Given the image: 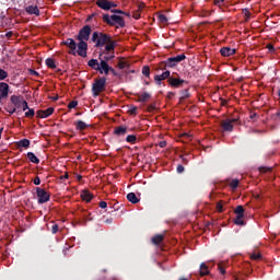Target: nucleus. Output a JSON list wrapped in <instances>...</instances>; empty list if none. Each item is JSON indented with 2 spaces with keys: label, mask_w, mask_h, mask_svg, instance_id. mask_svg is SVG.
<instances>
[{
  "label": "nucleus",
  "mask_w": 280,
  "mask_h": 280,
  "mask_svg": "<svg viewBox=\"0 0 280 280\" xmlns=\"http://www.w3.org/2000/svg\"><path fill=\"white\" fill-rule=\"evenodd\" d=\"M130 115H137V106H133L129 109Z\"/></svg>",
  "instance_id": "obj_59"
},
{
  "label": "nucleus",
  "mask_w": 280,
  "mask_h": 280,
  "mask_svg": "<svg viewBox=\"0 0 280 280\" xmlns=\"http://www.w3.org/2000/svg\"><path fill=\"white\" fill-rule=\"evenodd\" d=\"M37 202L38 205H45V202H49L50 195L44 188L36 187Z\"/></svg>",
  "instance_id": "obj_7"
},
{
  "label": "nucleus",
  "mask_w": 280,
  "mask_h": 280,
  "mask_svg": "<svg viewBox=\"0 0 280 280\" xmlns=\"http://www.w3.org/2000/svg\"><path fill=\"white\" fill-rule=\"evenodd\" d=\"M80 218H82L83 220V224L86 225V222H91L93 220V218H91V212H89L88 210H81L80 212Z\"/></svg>",
  "instance_id": "obj_16"
},
{
  "label": "nucleus",
  "mask_w": 280,
  "mask_h": 280,
  "mask_svg": "<svg viewBox=\"0 0 280 280\" xmlns=\"http://www.w3.org/2000/svg\"><path fill=\"white\" fill-rule=\"evenodd\" d=\"M180 101L183 102L185 100H189L191 94H189V90L186 89L180 92Z\"/></svg>",
  "instance_id": "obj_30"
},
{
  "label": "nucleus",
  "mask_w": 280,
  "mask_h": 280,
  "mask_svg": "<svg viewBox=\"0 0 280 280\" xmlns=\"http://www.w3.org/2000/svg\"><path fill=\"white\" fill-rule=\"evenodd\" d=\"M114 135L116 137H126V135H128V127H124V126L116 127L114 130Z\"/></svg>",
  "instance_id": "obj_15"
},
{
  "label": "nucleus",
  "mask_w": 280,
  "mask_h": 280,
  "mask_svg": "<svg viewBox=\"0 0 280 280\" xmlns=\"http://www.w3.org/2000/svg\"><path fill=\"white\" fill-rule=\"evenodd\" d=\"M117 43L115 40L109 39V42H107L105 44V50L103 51V54H108L110 51H115V47H116Z\"/></svg>",
  "instance_id": "obj_18"
},
{
  "label": "nucleus",
  "mask_w": 280,
  "mask_h": 280,
  "mask_svg": "<svg viewBox=\"0 0 280 280\" xmlns=\"http://www.w3.org/2000/svg\"><path fill=\"white\" fill-rule=\"evenodd\" d=\"M104 91H106V77L95 79L92 84V93L94 97L100 96V93H104Z\"/></svg>",
  "instance_id": "obj_5"
},
{
  "label": "nucleus",
  "mask_w": 280,
  "mask_h": 280,
  "mask_svg": "<svg viewBox=\"0 0 280 280\" xmlns=\"http://www.w3.org/2000/svg\"><path fill=\"white\" fill-rule=\"evenodd\" d=\"M34 185H40V177L36 176L33 180Z\"/></svg>",
  "instance_id": "obj_62"
},
{
  "label": "nucleus",
  "mask_w": 280,
  "mask_h": 280,
  "mask_svg": "<svg viewBox=\"0 0 280 280\" xmlns=\"http://www.w3.org/2000/svg\"><path fill=\"white\" fill-rule=\"evenodd\" d=\"M88 66L91 67V69H94V71H98L101 74L108 75L110 73V66L106 62V60H102L101 62L97 59H91L88 61Z\"/></svg>",
  "instance_id": "obj_2"
},
{
  "label": "nucleus",
  "mask_w": 280,
  "mask_h": 280,
  "mask_svg": "<svg viewBox=\"0 0 280 280\" xmlns=\"http://www.w3.org/2000/svg\"><path fill=\"white\" fill-rule=\"evenodd\" d=\"M103 21H104V23H106L110 27H126V20H124V18H121V15L104 14L103 15Z\"/></svg>",
  "instance_id": "obj_3"
},
{
  "label": "nucleus",
  "mask_w": 280,
  "mask_h": 280,
  "mask_svg": "<svg viewBox=\"0 0 280 280\" xmlns=\"http://www.w3.org/2000/svg\"><path fill=\"white\" fill-rule=\"evenodd\" d=\"M267 49H268V51L273 52L275 51V46L272 44H268Z\"/></svg>",
  "instance_id": "obj_61"
},
{
  "label": "nucleus",
  "mask_w": 280,
  "mask_h": 280,
  "mask_svg": "<svg viewBox=\"0 0 280 280\" xmlns=\"http://www.w3.org/2000/svg\"><path fill=\"white\" fill-rule=\"evenodd\" d=\"M34 115H36V112L34 110V108H28V110L25 113V117H27L28 119H32Z\"/></svg>",
  "instance_id": "obj_38"
},
{
  "label": "nucleus",
  "mask_w": 280,
  "mask_h": 280,
  "mask_svg": "<svg viewBox=\"0 0 280 280\" xmlns=\"http://www.w3.org/2000/svg\"><path fill=\"white\" fill-rule=\"evenodd\" d=\"M10 93V85L5 82H0V97L7 100Z\"/></svg>",
  "instance_id": "obj_13"
},
{
  "label": "nucleus",
  "mask_w": 280,
  "mask_h": 280,
  "mask_svg": "<svg viewBox=\"0 0 280 280\" xmlns=\"http://www.w3.org/2000/svg\"><path fill=\"white\" fill-rule=\"evenodd\" d=\"M163 240H164V236L162 234H158L152 237V243L155 244V246H159V244H161Z\"/></svg>",
  "instance_id": "obj_27"
},
{
  "label": "nucleus",
  "mask_w": 280,
  "mask_h": 280,
  "mask_svg": "<svg viewBox=\"0 0 280 280\" xmlns=\"http://www.w3.org/2000/svg\"><path fill=\"white\" fill-rule=\"evenodd\" d=\"M244 207L243 206H237L236 208H235V210H234V213L236 214V215H242V217H244Z\"/></svg>",
  "instance_id": "obj_34"
},
{
  "label": "nucleus",
  "mask_w": 280,
  "mask_h": 280,
  "mask_svg": "<svg viewBox=\"0 0 280 280\" xmlns=\"http://www.w3.org/2000/svg\"><path fill=\"white\" fill-rule=\"evenodd\" d=\"M171 58H173V61L178 65V62H183V60H186L187 56H185V54H182Z\"/></svg>",
  "instance_id": "obj_28"
},
{
  "label": "nucleus",
  "mask_w": 280,
  "mask_h": 280,
  "mask_svg": "<svg viewBox=\"0 0 280 280\" xmlns=\"http://www.w3.org/2000/svg\"><path fill=\"white\" fill-rule=\"evenodd\" d=\"M113 58H115V54H113L108 57H104V59H102V60H106V62H108L109 60H113Z\"/></svg>",
  "instance_id": "obj_63"
},
{
  "label": "nucleus",
  "mask_w": 280,
  "mask_h": 280,
  "mask_svg": "<svg viewBox=\"0 0 280 280\" xmlns=\"http://www.w3.org/2000/svg\"><path fill=\"white\" fill-rule=\"evenodd\" d=\"M16 147L27 149V148H30V140L28 139H22V140L16 142Z\"/></svg>",
  "instance_id": "obj_25"
},
{
  "label": "nucleus",
  "mask_w": 280,
  "mask_h": 280,
  "mask_svg": "<svg viewBox=\"0 0 280 280\" xmlns=\"http://www.w3.org/2000/svg\"><path fill=\"white\" fill-rule=\"evenodd\" d=\"M36 115L39 119H47V117H51V115H54V107H48L45 110L39 109Z\"/></svg>",
  "instance_id": "obj_11"
},
{
  "label": "nucleus",
  "mask_w": 280,
  "mask_h": 280,
  "mask_svg": "<svg viewBox=\"0 0 280 280\" xmlns=\"http://www.w3.org/2000/svg\"><path fill=\"white\" fill-rule=\"evenodd\" d=\"M28 161L31 163H34L35 165H38V163H40V159H38V156H36V154H34V152H28L26 154Z\"/></svg>",
  "instance_id": "obj_22"
},
{
  "label": "nucleus",
  "mask_w": 280,
  "mask_h": 280,
  "mask_svg": "<svg viewBox=\"0 0 280 280\" xmlns=\"http://www.w3.org/2000/svg\"><path fill=\"white\" fill-rule=\"evenodd\" d=\"M109 72L113 73V75H115L116 78H119V73L115 71L113 67L109 68Z\"/></svg>",
  "instance_id": "obj_56"
},
{
  "label": "nucleus",
  "mask_w": 280,
  "mask_h": 280,
  "mask_svg": "<svg viewBox=\"0 0 280 280\" xmlns=\"http://www.w3.org/2000/svg\"><path fill=\"white\" fill-rule=\"evenodd\" d=\"M183 172H185V166H183L182 164L177 165V174H183Z\"/></svg>",
  "instance_id": "obj_51"
},
{
  "label": "nucleus",
  "mask_w": 280,
  "mask_h": 280,
  "mask_svg": "<svg viewBox=\"0 0 280 280\" xmlns=\"http://www.w3.org/2000/svg\"><path fill=\"white\" fill-rule=\"evenodd\" d=\"M74 126H75V130H79V132H82V130H86V128H89V125L83 120L75 121Z\"/></svg>",
  "instance_id": "obj_21"
},
{
  "label": "nucleus",
  "mask_w": 280,
  "mask_h": 280,
  "mask_svg": "<svg viewBox=\"0 0 280 280\" xmlns=\"http://www.w3.org/2000/svg\"><path fill=\"white\" fill-rule=\"evenodd\" d=\"M127 143H137V136L135 135H129L126 137Z\"/></svg>",
  "instance_id": "obj_35"
},
{
  "label": "nucleus",
  "mask_w": 280,
  "mask_h": 280,
  "mask_svg": "<svg viewBox=\"0 0 280 280\" xmlns=\"http://www.w3.org/2000/svg\"><path fill=\"white\" fill-rule=\"evenodd\" d=\"M214 5L222 8V5H224V0H214Z\"/></svg>",
  "instance_id": "obj_52"
},
{
  "label": "nucleus",
  "mask_w": 280,
  "mask_h": 280,
  "mask_svg": "<svg viewBox=\"0 0 280 280\" xmlns=\"http://www.w3.org/2000/svg\"><path fill=\"white\" fill-rule=\"evenodd\" d=\"M199 275L200 277H207L209 275V267L205 262L200 264Z\"/></svg>",
  "instance_id": "obj_23"
},
{
  "label": "nucleus",
  "mask_w": 280,
  "mask_h": 280,
  "mask_svg": "<svg viewBox=\"0 0 280 280\" xmlns=\"http://www.w3.org/2000/svg\"><path fill=\"white\" fill-rule=\"evenodd\" d=\"M243 14H244L246 21H248V19H250V11H248V9H243Z\"/></svg>",
  "instance_id": "obj_48"
},
{
  "label": "nucleus",
  "mask_w": 280,
  "mask_h": 280,
  "mask_svg": "<svg viewBox=\"0 0 280 280\" xmlns=\"http://www.w3.org/2000/svg\"><path fill=\"white\" fill-rule=\"evenodd\" d=\"M138 102L145 103L148 100H150L151 95L148 92H144L143 94L138 95Z\"/></svg>",
  "instance_id": "obj_26"
},
{
  "label": "nucleus",
  "mask_w": 280,
  "mask_h": 280,
  "mask_svg": "<svg viewBox=\"0 0 280 280\" xmlns=\"http://www.w3.org/2000/svg\"><path fill=\"white\" fill-rule=\"evenodd\" d=\"M145 8V4L143 2H138V9L140 12Z\"/></svg>",
  "instance_id": "obj_58"
},
{
  "label": "nucleus",
  "mask_w": 280,
  "mask_h": 280,
  "mask_svg": "<svg viewBox=\"0 0 280 280\" xmlns=\"http://www.w3.org/2000/svg\"><path fill=\"white\" fill-rule=\"evenodd\" d=\"M8 78V71L0 68V80L3 81Z\"/></svg>",
  "instance_id": "obj_42"
},
{
  "label": "nucleus",
  "mask_w": 280,
  "mask_h": 280,
  "mask_svg": "<svg viewBox=\"0 0 280 280\" xmlns=\"http://www.w3.org/2000/svg\"><path fill=\"white\" fill-rule=\"evenodd\" d=\"M27 14H35V16H40V10L37 5H28L25 8Z\"/></svg>",
  "instance_id": "obj_19"
},
{
  "label": "nucleus",
  "mask_w": 280,
  "mask_h": 280,
  "mask_svg": "<svg viewBox=\"0 0 280 280\" xmlns=\"http://www.w3.org/2000/svg\"><path fill=\"white\" fill-rule=\"evenodd\" d=\"M154 110H156V103H152L148 106L149 113H154Z\"/></svg>",
  "instance_id": "obj_44"
},
{
  "label": "nucleus",
  "mask_w": 280,
  "mask_h": 280,
  "mask_svg": "<svg viewBox=\"0 0 280 280\" xmlns=\"http://www.w3.org/2000/svg\"><path fill=\"white\" fill-rule=\"evenodd\" d=\"M46 67H48V69H56V60H54L52 58H47Z\"/></svg>",
  "instance_id": "obj_29"
},
{
  "label": "nucleus",
  "mask_w": 280,
  "mask_h": 280,
  "mask_svg": "<svg viewBox=\"0 0 280 280\" xmlns=\"http://www.w3.org/2000/svg\"><path fill=\"white\" fill-rule=\"evenodd\" d=\"M226 104H229V101L221 98V106H226Z\"/></svg>",
  "instance_id": "obj_64"
},
{
  "label": "nucleus",
  "mask_w": 280,
  "mask_h": 280,
  "mask_svg": "<svg viewBox=\"0 0 280 280\" xmlns=\"http://www.w3.org/2000/svg\"><path fill=\"white\" fill-rule=\"evenodd\" d=\"M98 207H100L101 209H106V207H108V203H107L106 201H101V202L98 203Z\"/></svg>",
  "instance_id": "obj_54"
},
{
  "label": "nucleus",
  "mask_w": 280,
  "mask_h": 280,
  "mask_svg": "<svg viewBox=\"0 0 280 280\" xmlns=\"http://www.w3.org/2000/svg\"><path fill=\"white\" fill-rule=\"evenodd\" d=\"M238 186H240V179H232L230 182L231 189H237Z\"/></svg>",
  "instance_id": "obj_36"
},
{
  "label": "nucleus",
  "mask_w": 280,
  "mask_h": 280,
  "mask_svg": "<svg viewBox=\"0 0 280 280\" xmlns=\"http://www.w3.org/2000/svg\"><path fill=\"white\" fill-rule=\"evenodd\" d=\"M167 61H162L160 62L159 67H158V71H165V69H167Z\"/></svg>",
  "instance_id": "obj_39"
},
{
  "label": "nucleus",
  "mask_w": 280,
  "mask_h": 280,
  "mask_svg": "<svg viewBox=\"0 0 280 280\" xmlns=\"http://www.w3.org/2000/svg\"><path fill=\"white\" fill-rule=\"evenodd\" d=\"M22 110H28L30 106L27 105V101L25 98H22Z\"/></svg>",
  "instance_id": "obj_46"
},
{
  "label": "nucleus",
  "mask_w": 280,
  "mask_h": 280,
  "mask_svg": "<svg viewBox=\"0 0 280 280\" xmlns=\"http://www.w3.org/2000/svg\"><path fill=\"white\" fill-rule=\"evenodd\" d=\"M259 172H260V174H266L268 172H272V168H270L268 166H260Z\"/></svg>",
  "instance_id": "obj_40"
},
{
  "label": "nucleus",
  "mask_w": 280,
  "mask_h": 280,
  "mask_svg": "<svg viewBox=\"0 0 280 280\" xmlns=\"http://www.w3.org/2000/svg\"><path fill=\"white\" fill-rule=\"evenodd\" d=\"M168 84H170V86H172V89H180V86H183V84H189V82H187L180 78L171 77V78H168Z\"/></svg>",
  "instance_id": "obj_9"
},
{
  "label": "nucleus",
  "mask_w": 280,
  "mask_h": 280,
  "mask_svg": "<svg viewBox=\"0 0 280 280\" xmlns=\"http://www.w3.org/2000/svg\"><path fill=\"white\" fill-rule=\"evenodd\" d=\"M127 200L131 202V205H137L139 202V199L135 192L127 194Z\"/></svg>",
  "instance_id": "obj_24"
},
{
  "label": "nucleus",
  "mask_w": 280,
  "mask_h": 280,
  "mask_svg": "<svg viewBox=\"0 0 280 280\" xmlns=\"http://www.w3.org/2000/svg\"><path fill=\"white\" fill-rule=\"evenodd\" d=\"M78 106V101H71L69 104H68V108H75Z\"/></svg>",
  "instance_id": "obj_49"
},
{
  "label": "nucleus",
  "mask_w": 280,
  "mask_h": 280,
  "mask_svg": "<svg viewBox=\"0 0 280 280\" xmlns=\"http://www.w3.org/2000/svg\"><path fill=\"white\" fill-rule=\"evenodd\" d=\"M96 5L97 8H101V10H110V1L108 0H96Z\"/></svg>",
  "instance_id": "obj_17"
},
{
  "label": "nucleus",
  "mask_w": 280,
  "mask_h": 280,
  "mask_svg": "<svg viewBox=\"0 0 280 280\" xmlns=\"http://www.w3.org/2000/svg\"><path fill=\"white\" fill-rule=\"evenodd\" d=\"M237 121H240V118L222 120L221 128H222V130H224V132H233V125L237 124Z\"/></svg>",
  "instance_id": "obj_8"
},
{
  "label": "nucleus",
  "mask_w": 280,
  "mask_h": 280,
  "mask_svg": "<svg viewBox=\"0 0 280 280\" xmlns=\"http://www.w3.org/2000/svg\"><path fill=\"white\" fill-rule=\"evenodd\" d=\"M217 210L219 211V213H222L224 210H223V206H222V201H219L217 203Z\"/></svg>",
  "instance_id": "obj_50"
},
{
  "label": "nucleus",
  "mask_w": 280,
  "mask_h": 280,
  "mask_svg": "<svg viewBox=\"0 0 280 280\" xmlns=\"http://www.w3.org/2000/svg\"><path fill=\"white\" fill-rule=\"evenodd\" d=\"M166 65L168 69H174V67H176L178 63H176V61H174V59L171 57L166 59Z\"/></svg>",
  "instance_id": "obj_32"
},
{
  "label": "nucleus",
  "mask_w": 280,
  "mask_h": 280,
  "mask_svg": "<svg viewBox=\"0 0 280 280\" xmlns=\"http://www.w3.org/2000/svg\"><path fill=\"white\" fill-rule=\"evenodd\" d=\"M250 259L254 261H259V259H261V254H252Z\"/></svg>",
  "instance_id": "obj_45"
},
{
  "label": "nucleus",
  "mask_w": 280,
  "mask_h": 280,
  "mask_svg": "<svg viewBox=\"0 0 280 280\" xmlns=\"http://www.w3.org/2000/svg\"><path fill=\"white\" fill-rule=\"evenodd\" d=\"M234 223L237 224L238 226H244V217L236 215V218L234 219Z\"/></svg>",
  "instance_id": "obj_33"
},
{
  "label": "nucleus",
  "mask_w": 280,
  "mask_h": 280,
  "mask_svg": "<svg viewBox=\"0 0 280 280\" xmlns=\"http://www.w3.org/2000/svg\"><path fill=\"white\" fill-rule=\"evenodd\" d=\"M7 112H8L10 115H14V113H16V108H15V107H10L9 109H7Z\"/></svg>",
  "instance_id": "obj_60"
},
{
  "label": "nucleus",
  "mask_w": 280,
  "mask_h": 280,
  "mask_svg": "<svg viewBox=\"0 0 280 280\" xmlns=\"http://www.w3.org/2000/svg\"><path fill=\"white\" fill-rule=\"evenodd\" d=\"M110 35L102 32H93L91 40L95 44V47H104L106 43H110Z\"/></svg>",
  "instance_id": "obj_4"
},
{
  "label": "nucleus",
  "mask_w": 280,
  "mask_h": 280,
  "mask_svg": "<svg viewBox=\"0 0 280 280\" xmlns=\"http://www.w3.org/2000/svg\"><path fill=\"white\" fill-rule=\"evenodd\" d=\"M171 75H172V73L168 70H166L162 74H155L154 81L158 84V86H161V82H163V80L168 81L170 78H172Z\"/></svg>",
  "instance_id": "obj_10"
},
{
  "label": "nucleus",
  "mask_w": 280,
  "mask_h": 280,
  "mask_svg": "<svg viewBox=\"0 0 280 280\" xmlns=\"http://www.w3.org/2000/svg\"><path fill=\"white\" fill-rule=\"evenodd\" d=\"M236 52H237V50L235 48H231V47H223L220 49V54L224 58H229V56H235Z\"/></svg>",
  "instance_id": "obj_14"
},
{
  "label": "nucleus",
  "mask_w": 280,
  "mask_h": 280,
  "mask_svg": "<svg viewBox=\"0 0 280 280\" xmlns=\"http://www.w3.org/2000/svg\"><path fill=\"white\" fill-rule=\"evenodd\" d=\"M61 45H65L70 49L68 51L70 56H78V43H75V39L67 38L66 40L61 42Z\"/></svg>",
  "instance_id": "obj_6"
},
{
  "label": "nucleus",
  "mask_w": 280,
  "mask_h": 280,
  "mask_svg": "<svg viewBox=\"0 0 280 280\" xmlns=\"http://www.w3.org/2000/svg\"><path fill=\"white\" fill-rule=\"evenodd\" d=\"M81 198L82 200H84V202H91V200L94 199L95 196H93V194H91V191L89 190H82Z\"/></svg>",
  "instance_id": "obj_20"
},
{
  "label": "nucleus",
  "mask_w": 280,
  "mask_h": 280,
  "mask_svg": "<svg viewBox=\"0 0 280 280\" xmlns=\"http://www.w3.org/2000/svg\"><path fill=\"white\" fill-rule=\"evenodd\" d=\"M51 233H52V235H56V233H58V224H54L51 226Z\"/></svg>",
  "instance_id": "obj_53"
},
{
  "label": "nucleus",
  "mask_w": 280,
  "mask_h": 280,
  "mask_svg": "<svg viewBox=\"0 0 280 280\" xmlns=\"http://www.w3.org/2000/svg\"><path fill=\"white\" fill-rule=\"evenodd\" d=\"M112 12H113L114 14H125V11H121V10H119V9H113Z\"/></svg>",
  "instance_id": "obj_57"
},
{
  "label": "nucleus",
  "mask_w": 280,
  "mask_h": 280,
  "mask_svg": "<svg viewBox=\"0 0 280 280\" xmlns=\"http://www.w3.org/2000/svg\"><path fill=\"white\" fill-rule=\"evenodd\" d=\"M93 30L90 25H84L82 28H80L78 35L74 36L75 40H79L78 43V56L81 58H86L89 54V44L86 40L91 38V33Z\"/></svg>",
  "instance_id": "obj_1"
},
{
  "label": "nucleus",
  "mask_w": 280,
  "mask_h": 280,
  "mask_svg": "<svg viewBox=\"0 0 280 280\" xmlns=\"http://www.w3.org/2000/svg\"><path fill=\"white\" fill-rule=\"evenodd\" d=\"M158 20L162 23V25H167V15L163 14V13H160L158 15Z\"/></svg>",
  "instance_id": "obj_31"
},
{
  "label": "nucleus",
  "mask_w": 280,
  "mask_h": 280,
  "mask_svg": "<svg viewBox=\"0 0 280 280\" xmlns=\"http://www.w3.org/2000/svg\"><path fill=\"white\" fill-rule=\"evenodd\" d=\"M11 104H13V107H15L16 110L22 107L23 104V96L21 95H12L10 97Z\"/></svg>",
  "instance_id": "obj_12"
},
{
  "label": "nucleus",
  "mask_w": 280,
  "mask_h": 280,
  "mask_svg": "<svg viewBox=\"0 0 280 280\" xmlns=\"http://www.w3.org/2000/svg\"><path fill=\"white\" fill-rule=\"evenodd\" d=\"M132 18L136 19V21H139V19H141V11H139V9L133 11Z\"/></svg>",
  "instance_id": "obj_43"
},
{
  "label": "nucleus",
  "mask_w": 280,
  "mask_h": 280,
  "mask_svg": "<svg viewBox=\"0 0 280 280\" xmlns=\"http://www.w3.org/2000/svg\"><path fill=\"white\" fill-rule=\"evenodd\" d=\"M128 67V62L126 61H118V69H126Z\"/></svg>",
  "instance_id": "obj_47"
},
{
  "label": "nucleus",
  "mask_w": 280,
  "mask_h": 280,
  "mask_svg": "<svg viewBox=\"0 0 280 280\" xmlns=\"http://www.w3.org/2000/svg\"><path fill=\"white\" fill-rule=\"evenodd\" d=\"M159 148H167V141H165V140L160 141Z\"/></svg>",
  "instance_id": "obj_55"
},
{
  "label": "nucleus",
  "mask_w": 280,
  "mask_h": 280,
  "mask_svg": "<svg viewBox=\"0 0 280 280\" xmlns=\"http://www.w3.org/2000/svg\"><path fill=\"white\" fill-rule=\"evenodd\" d=\"M142 75H144L145 78H150V66H143Z\"/></svg>",
  "instance_id": "obj_37"
},
{
  "label": "nucleus",
  "mask_w": 280,
  "mask_h": 280,
  "mask_svg": "<svg viewBox=\"0 0 280 280\" xmlns=\"http://www.w3.org/2000/svg\"><path fill=\"white\" fill-rule=\"evenodd\" d=\"M218 270L221 275H226V269H224V265L222 262L218 264Z\"/></svg>",
  "instance_id": "obj_41"
}]
</instances>
